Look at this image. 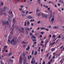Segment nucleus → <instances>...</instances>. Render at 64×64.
<instances>
[{
	"mask_svg": "<svg viewBox=\"0 0 64 64\" xmlns=\"http://www.w3.org/2000/svg\"><path fill=\"white\" fill-rule=\"evenodd\" d=\"M50 46H52L53 45V44H52V43H50L49 44Z\"/></svg>",
	"mask_w": 64,
	"mask_h": 64,
	"instance_id": "49",
	"label": "nucleus"
},
{
	"mask_svg": "<svg viewBox=\"0 0 64 64\" xmlns=\"http://www.w3.org/2000/svg\"><path fill=\"white\" fill-rule=\"evenodd\" d=\"M36 12H40V10H36Z\"/></svg>",
	"mask_w": 64,
	"mask_h": 64,
	"instance_id": "47",
	"label": "nucleus"
},
{
	"mask_svg": "<svg viewBox=\"0 0 64 64\" xmlns=\"http://www.w3.org/2000/svg\"><path fill=\"white\" fill-rule=\"evenodd\" d=\"M37 54V52L36 51L35 52V53L34 54V55H36V54Z\"/></svg>",
	"mask_w": 64,
	"mask_h": 64,
	"instance_id": "44",
	"label": "nucleus"
},
{
	"mask_svg": "<svg viewBox=\"0 0 64 64\" xmlns=\"http://www.w3.org/2000/svg\"><path fill=\"white\" fill-rule=\"evenodd\" d=\"M53 59L51 58L50 60V62H52V61H53Z\"/></svg>",
	"mask_w": 64,
	"mask_h": 64,
	"instance_id": "40",
	"label": "nucleus"
},
{
	"mask_svg": "<svg viewBox=\"0 0 64 64\" xmlns=\"http://www.w3.org/2000/svg\"><path fill=\"white\" fill-rule=\"evenodd\" d=\"M55 56H52V59H54V58H55Z\"/></svg>",
	"mask_w": 64,
	"mask_h": 64,
	"instance_id": "38",
	"label": "nucleus"
},
{
	"mask_svg": "<svg viewBox=\"0 0 64 64\" xmlns=\"http://www.w3.org/2000/svg\"><path fill=\"white\" fill-rule=\"evenodd\" d=\"M6 20H5L4 21H3L2 20V24L3 25H7V24H9V22L8 21H6Z\"/></svg>",
	"mask_w": 64,
	"mask_h": 64,
	"instance_id": "3",
	"label": "nucleus"
},
{
	"mask_svg": "<svg viewBox=\"0 0 64 64\" xmlns=\"http://www.w3.org/2000/svg\"><path fill=\"white\" fill-rule=\"evenodd\" d=\"M22 13H24H24H25V12L23 10L22 11Z\"/></svg>",
	"mask_w": 64,
	"mask_h": 64,
	"instance_id": "45",
	"label": "nucleus"
},
{
	"mask_svg": "<svg viewBox=\"0 0 64 64\" xmlns=\"http://www.w3.org/2000/svg\"><path fill=\"white\" fill-rule=\"evenodd\" d=\"M57 40V38H55L54 40L53 41L54 42V41H55L56 40Z\"/></svg>",
	"mask_w": 64,
	"mask_h": 64,
	"instance_id": "57",
	"label": "nucleus"
},
{
	"mask_svg": "<svg viewBox=\"0 0 64 64\" xmlns=\"http://www.w3.org/2000/svg\"><path fill=\"white\" fill-rule=\"evenodd\" d=\"M21 29H22V31H24V28H21Z\"/></svg>",
	"mask_w": 64,
	"mask_h": 64,
	"instance_id": "39",
	"label": "nucleus"
},
{
	"mask_svg": "<svg viewBox=\"0 0 64 64\" xmlns=\"http://www.w3.org/2000/svg\"><path fill=\"white\" fill-rule=\"evenodd\" d=\"M38 13H36V15H37L38 16H39L40 15H41V14L40 13V12L38 13Z\"/></svg>",
	"mask_w": 64,
	"mask_h": 64,
	"instance_id": "12",
	"label": "nucleus"
},
{
	"mask_svg": "<svg viewBox=\"0 0 64 64\" xmlns=\"http://www.w3.org/2000/svg\"><path fill=\"white\" fill-rule=\"evenodd\" d=\"M12 54V53L11 52L9 53L8 54V57H9L10 56H11Z\"/></svg>",
	"mask_w": 64,
	"mask_h": 64,
	"instance_id": "16",
	"label": "nucleus"
},
{
	"mask_svg": "<svg viewBox=\"0 0 64 64\" xmlns=\"http://www.w3.org/2000/svg\"><path fill=\"white\" fill-rule=\"evenodd\" d=\"M26 14H22V17H24V16H26Z\"/></svg>",
	"mask_w": 64,
	"mask_h": 64,
	"instance_id": "30",
	"label": "nucleus"
},
{
	"mask_svg": "<svg viewBox=\"0 0 64 64\" xmlns=\"http://www.w3.org/2000/svg\"><path fill=\"white\" fill-rule=\"evenodd\" d=\"M22 60L20 59V60L19 61V63H20V64H22Z\"/></svg>",
	"mask_w": 64,
	"mask_h": 64,
	"instance_id": "13",
	"label": "nucleus"
},
{
	"mask_svg": "<svg viewBox=\"0 0 64 64\" xmlns=\"http://www.w3.org/2000/svg\"><path fill=\"white\" fill-rule=\"evenodd\" d=\"M48 64H51V62H50L49 61L48 62Z\"/></svg>",
	"mask_w": 64,
	"mask_h": 64,
	"instance_id": "64",
	"label": "nucleus"
},
{
	"mask_svg": "<svg viewBox=\"0 0 64 64\" xmlns=\"http://www.w3.org/2000/svg\"><path fill=\"white\" fill-rule=\"evenodd\" d=\"M18 31H19V33H21V29L19 28Z\"/></svg>",
	"mask_w": 64,
	"mask_h": 64,
	"instance_id": "31",
	"label": "nucleus"
},
{
	"mask_svg": "<svg viewBox=\"0 0 64 64\" xmlns=\"http://www.w3.org/2000/svg\"><path fill=\"white\" fill-rule=\"evenodd\" d=\"M51 36H52V35H50L49 36V37L50 38H51Z\"/></svg>",
	"mask_w": 64,
	"mask_h": 64,
	"instance_id": "59",
	"label": "nucleus"
},
{
	"mask_svg": "<svg viewBox=\"0 0 64 64\" xmlns=\"http://www.w3.org/2000/svg\"><path fill=\"white\" fill-rule=\"evenodd\" d=\"M48 42V40H47L46 43L47 44V43Z\"/></svg>",
	"mask_w": 64,
	"mask_h": 64,
	"instance_id": "61",
	"label": "nucleus"
},
{
	"mask_svg": "<svg viewBox=\"0 0 64 64\" xmlns=\"http://www.w3.org/2000/svg\"><path fill=\"white\" fill-rule=\"evenodd\" d=\"M45 8H48V6H45Z\"/></svg>",
	"mask_w": 64,
	"mask_h": 64,
	"instance_id": "58",
	"label": "nucleus"
},
{
	"mask_svg": "<svg viewBox=\"0 0 64 64\" xmlns=\"http://www.w3.org/2000/svg\"><path fill=\"white\" fill-rule=\"evenodd\" d=\"M47 44H46V43L44 44V45H45V47H46V46H47Z\"/></svg>",
	"mask_w": 64,
	"mask_h": 64,
	"instance_id": "52",
	"label": "nucleus"
},
{
	"mask_svg": "<svg viewBox=\"0 0 64 64\" xmlns=\"http://www.w3.org/2000/svg\"><path fill=\"white\" fill-rule=\"evenodd\" d=\"M29 49H30V46H28L27 48H26V50H29Z\"/></svg>",
	"mask_w": 64,
	"mask_h": 64,
	"instance_id": "18",
	"label": "nucleus"
},
{
	"mask_svg": "<svg viewBox=\"0 0 64 64\" xmlns=\"http://www.w3.org/2000/svg\"><path fill=\"white\" fill-rule=\"evenodd\" d=\"M13 22H15V19H14L13 20Z\"/></svg>",
	"mask_w": 64,
	"mask_h": 64,
	"instance_id": "53",
	"label": "nucleus"
},
{
	"mask_svg": "<svg viewBox=\"0 0 64 64\" xmlns=\"http://www.w3.org/2000/svg\"><path fill=\"white\" fill-rule=\"evenodd\" d=\"M24 23V26H26V21Z\"/></svg>",
	"mask_w": 64,
	"mask_h": 64,
	"instance_id": "29",
	"label": "nucleus"
},
{
	"mask_svg": "<svg viewBox=\"0 0 64 64\" xmlns=\"http://www.w3.org/2000/svg\"><path fill=\"white\" fill-rule=\"evenodd\" d=\"M50 54V53L48 52V53H47V55H46V57L47 58H48V56Z\"/></svg>",
	"mask_w": 64,
	"mask_h": 64,
	"instance_id": "21",
	"label": "nucleus"
},
{
	"mask_svg": "<svg viewBox=\"0 0 64 64\" xmlns=\"http://www.w3.org/2000/svg\"><path fill=\"white\" fill-rule=\"evenodd\" d=\"M41 30H45V28L42 27L40 28Z\"/></svg>",
	"mask_w": 64,
	"mask_h": 64,
	"instance_id": "23",
	"label": "nucleus"
},
{
	"mask_svg": "<svg viewBox=\"0 0 64 64\" xmlns=\"http://www.w3.org/2000/svg\"><path fill=\"white\" fill-rule=\"evenodd\" d=\"M33 63L34 64L35 63V61L34 60V58H33L32 59V60L31 62V63L32 64Z\"/></svg>",
	"mask_w": 64,
	"mask_h": 64,
	"instance_id": "7",
	"label": "nucleus"
},
{
	"mask_svg": "<svg viewBox=\"0 0 64 64\" xmlns=\"http://www.w3.org/2000/svg\"><path fill=\"white\" fill-rule=\"evenodd\" d=\"M26 60L25 59L23 62V64H26Z\"/></svg>",
	"mask_w": 64,
	"mask_h": 64,
	"instance_id": "19",
	"label": "nucleus"
},
{
	"mask_svg": "<svg viewBox=\"0 0 64 64\" xmlns=\"http://www.w3.org/2000/svg\"><path fill=\"white\" fill-rule=\"evenodd\" d=\"M43 49H41V52H43Z\"/></svg>",
	"mask_w": 64,
	"mask_h": 64,
	"instance_id": "63",
	"label": "nucleus"
},
{
	"mask_svg": "<svg viewBox=\"0 0 64 64\" xmlns=\"http://www.w3.org/2000/svg\"><path fill=\"white\" fill-rule=\"evenodd\" d=\"M32 38H34V39H36V37H35L34 36H33V35L32 36Z\"/></svg>",
	"mask_w": 64,
	"mask_h": 64,
	"instance_id": "42",
	"label": "nucleus"
},
{
	"mask_svg": "<svg viewBox=\"0 0 64 64\" xmlns=\"http://www.w3.org/2000/svg\"><path fill=\"white\" fill-rule=\"evenodd\" d=\"M25 30H26V32H27V31H28V30L30 31V29L28 28H26L25 29Z\"/></svg>",
	"mask_w": 64,
	"mask_h": 64,
	"instance_id": "10",
	"label": "nucleus"
},
{
	"mask_svg": "<svg viewBox=\"0 0 64 64\" xmlns=\"http://www.w3.org/2000/svg\"><path fill=\"white\" fill-rule=\"evenodd\" d=\"M26 25H27V26H29L30 25V22H29V21L28 22H27Z\"/></svg>",
	"mask_w": 64,
	"mask_h": 64,
	"instance_id": "15",
	"label": "nucleus"
},
{
	"mask_svg": "<svg viewBox=\"0 0 64 64\" xmlns=\"http://www.w3.org/2000/svg\"><path fill=\"white\" fill-rule=\"evenodd\" d=\"M28 19H31V18H32V16L29 15L28 17Z\"/></svg>",
	"mask_w": 64,
	"mask_h": 64,
	"instance_id": "14",
	"label": "nucleus"
},
{
	"mask_svg": "<svg viewBox=\"0 0 64 64\" xmlns=\"http://www.w3.org/2000/svg\"><path fill=\"white\" fill-rule=\"evenodd\" d=\"M35 21V20H30V22H34Z\"/></svg>",
	"mask_w": 64,
	"mask_h": 64,
	"instance_id": "22",
	"label": "nucleus"
},
{
	"mask_svg": "<svg viewBox=\"0 0 64 64\" xmlns=\"http://www.w3.org/2000/svg\"><path fill=\"white\" fill-rule=\"evenodd\" d=\"M41 34H43L44 33V32H40Z\"/></svg>",
	"mask_w": 64,
	"mask_h": 64,
	"instance_id": "55",
	"label": "nucleus"
},
{
	"mask_svg": "<svg viewBox=\"0 0 64 64\" xmlns=\"http://www.w3.org/2000/svg\"><path fill=\"white\" fill-rule=\"evenodd\" d=\"M53 28L54 29H56V28H57V27H56L55 26H53Z\"/></svg>",
	"mask_w": 64,
	"mask_h": 64,
	"instance_id": "33",
	"label": "nucleus"
},
{
	"mask_svg": "<svg viewBox=\"0 0 64 64\" xmlns=\"http://www.w3.org/2000/svg\"><path fill=\"white\" fill-rule=\"evenodd\" d=\"M63 60L62 59L60 61V62H63Z\"/></svg>",
	"mask_w": 64,
	"mask_h": 64,
	"instance_id": "37",
	"label": "nucleus"
},
{
	"mask_svg": "<svg viewBox=\"0 0 64 64\" xmlns=\"http://www.w3.org/2000/svg\"><path fill=\"white\" fill-rule=\"evenodd\" d=\"M8 61L10 62H11V63H13V60L11 59H9L8 60Z\"/></svg>",
	"mask_w": 64,
	"mask_h": 64,
	"instance_id": "8",
	"label": "nucleus"
},
{
	"mask_svg": "<svg viewBox=\"0 0 64 64\" xmlns=\"http://www.w3.org/2000/svg\"><path fill=\"white\" fill-rule=\"evenodd\" d=\"M23 7H24L23 5H22L20 6V7H21V8H23Z\"/></svg>",
	"mask_w": 64,
	"mask_h": 64,
	"instance_id": "50",
	"label": "nucleus"
},
{
	"mask_svg": "<svg viewBox=\"0 0 64 64\" xmlns=\"http://www.w3.org/2000/svg\"><path fill=\"white\" fill-rule=\"evenodd\" d=\"M8 44H11L12 45H16V43H17V41H14V39H12V40L10 41L9 39L8 40Z\"/></svg>",
	"mask_w": 64,
	"mask_h": 64,
	"instance_id": "1",
	"label": "nucleus"
},
{
	"mask_svg": "<svg viewBox=\"0 0 64 64\" xmlns=\"http://www.w3.org/2000/svg\"><path fill=\"white\" fill-rule=\"evenodd\" d=\"M22 44H23H23H27V42H25L24 41H22Z\"/></svg>",
	"mask_w": 64,
	"mask_h": 64,
	"instance_id": "26",
	"label": "nucleus"
},
{
	"mask_svg": "<svg viewBox=\"0 0 64 64\" xmlns=\"http://www.w3.org/2000/svg\"><path fill=\"white\" fill-rule=\"evenodd\" d=\"M54 16H53V15H52V14H50V15L49 17V20L50 21V22H53L54 20Z\"/></svg>",
	"mask_w": 64,
	"mask_h": 64,
	"instance_id": "2",
	"label": "nucleus"
},
{
	"mask_svg": "<svg viewBox=\"0 0 64 64\" xmlns=\"http://www.w3.org/2000/svg\"><path fill=\"white\" fill-rule=\"evenodd\" d=\"M40 23V20L38 21L37 22L38 24H39V23Z\"/></svg>",
	"mask_w": 64,
	"mask_h": 64,
	"instance_id": "48",
	"label": "nucleus"
},
{
	"mask_svg": "<svg viewBox=\"0 0 64 64\" xmlns=\"http://www.w3.org/2000/svg\"><path fill=\"white\" fill-rule=\"evenodd\" d=\"M1 4H0V6H3L4 5V4L3 3V2H1Z\"/></svg>",
	"mask_w": 64,
	"mask_h": 64,
	"instance_id": "20",
	"label": "nucleus"
},
{
	"mask_svg": "<svg viewBox=\"0 0 64 64\" xmlns=\"http://www.w3.org/2000/svg\"><path fill=\"white\" fill-rule=\"evenodd\" d=\"M8 21L9 22H11V20H10V16H9V15H8Z\"/></svg>",
	"mask_w": 64,
	"mask_h": 64,
	"instance_id": "9",
	"label": "nucleus"
},
{
	"mask_svg": "<svg viewBox=\"0 0 64 64\" xmlns=\"http://www.w3.org/2000/svg\"><path fill=\"white\" fill-rule=\"evenodd\" d=\"M46 31H49V29H47L46 28Z\"/></svg>",
	"mask_w": 64,
	"mask_h": 64,
	"instance_id": "51",
	"label": "nucleus"
},
{
	"mask_svg": "<svg viewBox=\"0 0 64 64\" xmlns=\"http://www.w3.org/2000/svg\"><path fill=\"white\" fill-rule=\"evenodd\" d=\"M34 52V50H32V55H33V52Z\"/></svg>",
	"mask_w": 64,
	"mask_h": 64,
	"instance_id": "41",
	"label": "nucleus"
},
{
	"mask_svg": "<svg viewBox=\"0 0 64 64\" xmlns=\"http://www.w3.org/2000/svg\"><path fill=\"white\" fill-rule=\"evenodd\" d=\"M62 36V37L63 36V37H62V39H64V35H63Z\"/></svg>",
	"mask_w": 64,
	"mask_h": 64,
	"instance_id": "35",
	"label": "nucleus"
},
{
	"mask_svg": "<svg viewBox=\"0 0 64 64\" xmlns=\"http://www.w3.org/2000/svg\"><path fill=\"white\" fill-rule=\"evenodd\" d=\"M63 47V46H62L60 47V49H62Z\"/></svg>",
	"mask_w": 64,
	"mask_h": 64,
	"instance_id": "43",
	"label": "nucleus"
},
{
	"mask_svg": "<svg viewBox=\"0 0 64 64\" xmlns=\"http://www.w3.org/2000/svg\"><path fill=\"white\" fill-rule=\"evenodd\" d=\"M40 0H38V2L39 4H40Z\"/></svg>",
	"mask_w": 64,
	"mask_h": 64,
	"instance_id": "36",
	"label": "nucleus"
},
{
	"mask_svg": "<svg viewBox=\"0 0 64 64\" xmlns=\"http://www.w3.org/2000/svg\"><path fill=\"white\" fill-rule=\"evenodd\" d=\"M4 9H0V11L1 12H5L6 11V10H7V9H8V8L7 7L5 6L4 8Z\"/></svg>",
	"mask_w": 64,
	"mask_h": 64,
	"instance_id": "4",
	"label": "nucleus"
},
{
	"mask_svg": "<svg viewBox=\"0 0 64 64\" xmlns=\"http://www.w3.org/2000/svg\"><path fill=\"white\" fill-rule=\"evenodd\" d=\"M9 13L10 14H12V12H11L10 11L9 12Z\"/></svg>",
	"mask_w": 64,
	"mask_h": 64,
	"instance_id": "27",
	"label": "nucleus"
},
{
	"mask_svg": "<svg viewBox=\"0 0 64 64\" xmlns=\"http://www.w3.org/2000/svg\"><path fill=\"white\" fill-rule=\"evenodd\" d=\"M22 54H23V55L24 56V57H25V59H26V57H25V56L26 55V54H25V53L24 52H23L22 53Z\"/></svg>",
	"mask_w": 64,
	"mask_h": 64,
	"instance_id": "11",
	"label": "nucleus"
},
{
	"mask_svg": "<svg viewBox=\"0 0 64 64\" xmlns=\"http://www.w3.org/2000/svg\"><path fill=\"white\" fill-rule=\"evenodd\" d=\"M49 12H50V13H51V14H52V10H50L49 11Z\"/></svg>",
	"mask_w": 64,
	"mask_h": 64,
	"instance_id": "32",
	"label": "nucleus"
},
{
	"mask_svg": "<svg viewBox=\"0 0 64 64\" xmlns=\"http://www.w3.org/2000/svg\"><path fill=\"white\" fill-rule=\"evenodd\" d=\"M14 24H13L12 25V26L11 28V30L12 31L10 33L11 34H12L13 33V32H12L13 31V30H14Z\"/></svg>",
	"mask_w": 64,
	"mask_h": 64,
	"instance_id": "5",
	"label": "nucleus"
},
{
	"mask_svg": "<svg viewBox=\"0 0 64 64\" xmlns=\"http://www.w3.org/2000/svg\"><path fill=\"white\" fill-rule=\"evenodd\" d=\"M7 48V46H4V49H6Z\"/></svg>",
	"mask_w": 64,
	"mask_h": 64,
	"instance_id": "28",
	"label": "nucleus"
},
{
	"mask_svg": "<svg viewBox=\"0 0 64 64\" xmlns=\"http://www.w3.org/2000/svg\"><path fill=\"white\" fill-rule=\"evenodd\" d=\"M51 50L52 52H53V51H54L55 50V48H52L51 49Z\"/></svg>",
	"mask_w": 64,
	"mask_h": 64,
	"instance_id": "17",
	"label": "nucleus"
},
{
	"mask_svg": "<svg viewBox=\"0 0 64 64\" xmlns=\"http://www.w3.org/2000/svg\"><path fill=\"white\" fill-rule=\"evenodd\" d=\"M43 64H45V61H44L43 62Z\"/></svg>",
	"mask_w": 64,
	"mask_h": 64,
	"instance_id": "62",
	"label": "nucleus"
},
{
	"mask_svg": "<svg viewBox=\"0 0 64 64\" xmlns=\"http://www.w3.org/2000/svg\"><path fill=\"white\" fill-rule=\"evenodd\" d=\"M20 59L22 60V55H21L20 57Z\"/></svg>",
	"mask_w": 64,
	"mask_h": 64,
	"instance_id": "24",
	"label": "nucleus"
},
{
	"mask_svg": "<svg viewBox=\"0 0 64 64\" xmlns=\"http://www.w3.org/2000/svg\"><path fill=\"white\" fill-rule=\"evenodd\" d=\"M28 11H27L26 12V14H28Z\"/></svg>",
	"mask_w": 64,
	"mask_h": 64,
	"instance_id": "60",
	"label": "nucleus"
},
{
	"mask_svg": "<svg viewBox=\"0 0 64 64\" xmlns=\"http://www.w3.org/2000/svg\"><path fill=\"white\" fill-rule=\"evenodd\" d=\"M0 63H1V64H4V63H3V62H2V61H0Z\"/></svg>",
	"mask_w": 64,
	"mask_h": 64,
	"instance_id": "46",
	"label": "nucleus"
},
{
	"mask_svg": "<svg viewBox=\"0 0 64 64\" xmlns=\"http://www.w3.org/2000/svg\"><path fill=\"white\" fill-rule=\"evenodd\" d=\"M19 10H20V11H21L22 10V8H20L19 9Z\"/></svg>",
	"mask_w": 64,
	"mask_h": 64,
	"instance_id": "56",
	"label": "nucleus"
},
{
	"mask_svg": "<svg viewBox=\"0 0 64 64\" xmlns=\"http://www.w3.org/2000/svg\"><path fill=\"white\" fill-rule=\"evenodd\" d=\"M51 58V56L50 55V56H49L48 57V59H50Z\"/></svg>",
	"mask_w": 64,
	"mask_h": 64,
	"instance_id": "34",
	"label": "nucleus"
},
{
	"mask_svg": "<svg viewBox=\"0 0 64 64\" xmlns=\"http://www.w3.org/2000/svg\"><path fill=\"white\" fill-rule=\"evenodd\" d=\"M42 15L44 18H47V16H45V15L44 14L42 13Z\"/></svg>",
	"mask_w": 64,
	"mask_h": 64,
	"instance_id": "6",
	"label": "nucleus"
},
{
	"mask_svg": "<svg viewBox=\"0 0 64 64\" xmlns=\"http://www.w3.org/2000/svg\"><path fill=\"white\" fill-rule=\"evenodd\" d=\"M52 38H55L56 37V36L54 34H53L52 36Z\"/></svg>",
	"mask_w": 64,
	"mask_h": 64,
	"instance_id": "25",
	"label": "nucleus"
},
{
	"mask_svg": "<svg viewBox=\"0 0 64 64\" xmlns=\"http://www.w3.org/2000/svg\"><path fill=\"white\" fill-rule=\"evenodd\" d=\"M49 28H52V26H51L50 25L49 26Z\"/></svg>",
	"mask_w": 64,
	"mask_h": 64,
	"instance_id": "54",
	"label": "nucleus"
}]
</instances>
